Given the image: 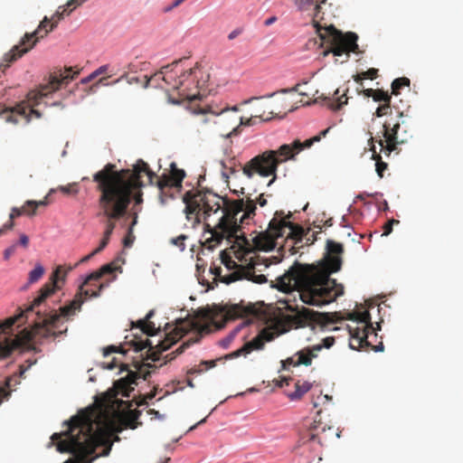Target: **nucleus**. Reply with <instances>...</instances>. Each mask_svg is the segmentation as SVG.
<instances>
[{"label": "nucleus", "instance_id": "59", "mask_svg": "<svg viewBox=\"0 0 463 463\" xmlns=\"http://www.w3.org/2000/svg\"><path fill=\"white\" fill-rule=\"evenodd\" d=\"M354 80L355 82L357 83H360L361 85L363 84L362 83V80H364V76L362 75V72L359 73V74H356L354 76Z\"/></svg>", "mask_w": 463, "mask_h": 463}, {"label": "nucleus", "instance_id": "7", "mask_svg": "<svg viewBox=\"0 0 463 463\" xmlns=\"http://www.w3.org/2000/svg\"><path fill=\"white\" fill-rule=\"evenodd\" d=\"M312 145L313 143L309 138L304 143L296 140L292 145H282L278 150H267L247 162L242 167V173L249 178H251L255 174L264 177L272 175L273 177L268 183V186H269L277 178L276 173L280 163L293 157L295 154L299 153L305 147H310Z\"/></svg>", "mask_w": 463, "mask_h": 463}, {"label": "nucleus", "instance_id": "58", "mask_svg": "<svg viewBox=\"0 0 463 463\" xmlns=\"http://www.w3.org/2000/svg\"><path fill=\"white\" fill-rule=\"evenodd\" d=\"M202 364L205 366V368L203 370H206L208 368L213 367L215 365V362L214 361H209V362L205 361V362H203Z\"/></svg>", "mask_w": 463, "mask_h": 463}, {"label": "nucleus", "instance_id": "11", "mask_svg": "<svg viewBox=\"0 0 463 463\" xmlns=\"http://www.w3.org/2000/svg\"><path fill=\"white\" fill-rule=\"evenodd\" d=\"M290 217L291 213L284 216L282 211H277L267 231L254 238L255 247L266 251L273 250L276 247V240L283 237H286L287 241H293L294 244L300 241L304 235V228L288 221Z\"/></svg>", "mask_w": 463, "mask_h": 463}, {"label": "nucleus", "instance_id": "57", "mask_svg": "<svg viewBox=\"0 0 463 463\" xmlns=\"http://www.w3.org/2000/svg\"><path fill=\"white\" fill-rule=\"evenodd\" d=\"M240 31L238 30H234L232 32H231L228 35V39L229 40H233L234 38H236L239 34H240Z\"/></svg>", "mask_w": 463, "mask_h": 463}, {"label": "nucleus", "instance_id": "32", "mask_svg": "<svg viewBox=\"0 0 463 463\" xmlns=\"http://www.w3.org/2000/svg\"><path fill=\"white\" fill-rule=\"evenodd\" d=\"M373 99L375 102H391L392 100V95L389 94L387 91H384L383 90L377 89L374 91V95Z\"/></svg>", "mask_w": 463, "mask_h": 463}, {"label": "nucleus", "instance_id": "55", "mask_svg": "<svg viewBox=\"0 0 463 463\" xmlns=\"http://www.w3.org/2000/svg\"><path fill=\"white\" fill-rule=\"evenodd\" d=\"M103 367L106 368V369H109V370H112V369L116 368L117 367V364H116L115 359H113L112 362L105 364Z\"/></svg>", "mask_w": 463, "mask_h": 463}, {"label": "nucleus", "instance_id": "48", "mask_svg": "<svg viewBox=\"0 0 463 463\" xmlns=\"http://www.w3.org/2000/svg\"><path fill=\"white\" fill-rule=\"evenodd\" d=\"M108 71V65H102L99 68H98L96 71H93L95 77H98L99 75H101L103 73H106Z\"/></svg>", "mask_w": 463, "mask_h": 463}, {"label": "nucleus", "instance_id": "31", "mask_svg": "<svg viewBox=\"0 0 463 463\" xmlns=\"http://www.w3.org/2000/svg\"><path fill=\"white\" fill-rule=\"evenodd\" d=\"M410 80L406 77H401L395 79L392 83V95H398L400 93V90L402 87H409L410 86Z\"/></svg>", "mask_w": 463, "mask_h": 463}, {"label": "nucleus", "instance_id": "45", "mask_svg": "<svg viewBox=\"0 0 463 463\" xmlns=\"http://www.w3.org/2000/svg\"><path fill=\"white\" fill-rule=\"evenodd\" d=\"M211 272L220 281L223 279L224 276H222V268L221 267H211Z\"/></svg>", "mask_w": 463, "mask_h": 463}, {"label": "nucleus", "instance_id": "18", "mask_svg": "<svg viewBox=\"0 0 463 463\" xmlns=\"http://www.w3.org/2000/svg\"><path fill=\"white\" fill-rule=\"evenodd\" d=\"M137 372H128V375L115 382L114 388L117 392L121 393L123 396L128 397L129 392L133 390L131 384L136 383V379L142 375L144 380H147L150 376V372L146 368L152 367L151 364H135Z\"/></svg>", "mask_w": 463, "mask_h": 463}, {"label": "nucleus", "instance_id": "14", "mask_svg": "<svg viewBox=\"0 0 463 463\" xmlns=\"http://www.w3.org/2000/svg\"><path fill=\"white\" fill-rule=\"evenodd\" d=\"M239 110L240 109L238 106H225L219 112L210 108L208 112L211 114V116L203 115L200 118L197 125V131L205 133L210 130V128L207 127L211 126L214 127L216 128L215 130L220 132L221 136L223 137L222 134H227V130H232L238 123L239 116L237 113ZM206 110L200 111L202 114H206Z\"/></svg>", "mask_w": 463, "mask_h": 463}, {"label": "nucleus", "instance_id": "43", "mask_svg": "<svg viewBox=\"0 0 463 463\" xmlns=\"http://www.w3.org/2000/svg\"><path fill=\"white\" fill-rule=\"evenodd\" d=\"M306 238L307 239V243H313L316 240H317V237H316V234L315 233H312L310 234V230H304V235H303V238L304 239ZM303 240L300 241V242H302ZM299 241L297 243L298 244Z\"/></svg>", "mask_w": 463, "mask_h": 463}, {"label": "nucleus", "instance_id": "29", "mask_svg": "<svg viewBox=\"0 0 463 463\" xmlns=\"http://www.w3.org/2000/svg\"><path fill=\"white\" fill-rule=\"evenodd\" d=\"M48 204L47 196L41 201H33V200H28L24 203V208L26 207H32L31 212H25L26 215L28 216H33L36 213V209L39 206H46Z\"/></svg>", "mask_w": 463, "mask_h": 463}, {"label": "nucleus", "instance_id": "37", "mask_svg": "<svg viewBox=\"0 0 463 463\" xmlns=\"http://www.w3.org/2000/svg\"><path fill=\"white\" fill-rule=\"evenodd\" d=\"M234 309V315L235 316H243V315H250V314H255V308L254 307H249L245 309H242L239 306H235L233 307Z\"/></svg>", "mask_w": 463, "mask_h": 463}, {"label": "nucleus", "instance_id": "16", "mask_svg": "<svg viewBox=\"0 0 463 463\" xmlns=\"http://www.w3.org/2000/svg\"><path fill=\"white\" fill-rule=\"evenodd\" d=\"M334 437H339V434L333 426L315 419L308 429L302 433L299 442L301 446L317 451L318 448L326 446Z\"/></svg>", "mask_w": 463, "mask_h": 463}, {"label": "nucleus", "instance_id": "21", "mask_svg": "<svg viewBox=\"0 0 463 463\" xmlns=\"http://www.w3.org/2000/svg\"><path fill=\"white\" fill-rule=\"evenodd\" d=\"M322 350L320 345H315L312 347L304 348L297 353L298 360L294 361L293 358H288L286 363L294 366L304 364L308 366L312 364L313 358L317 356V353Z\"/></svg>", "mask_w": 463, "mask_h": 463}, {"label": "nucleus", "instance_id": "24", "mask_svg": "<svg viewBox=\"0 0 463 463\" xmlns=\"http://www.w3.org/2000/svg\"><path fill=\"white\" fill-rule=\"evenodd\" d=\"M176 63H177V61L173 62L172 64H169V65L162 67V69L159 71H157L155 74H153L152 76H150V78L147 80V84H149V83H156V86H157L159 80H161L165 81L167 84H170V80H172V77L165 76V74L167 72V70L172 65H175Z\"/></svg>", "mask_w": 463, "mask_h": 463}, {"label": "nucleus", "instance_id": "47", "mask_svg": "<svg viewBox=\"0 0 463 463\" xmlns=\"http://www.w3.org/2000/svg\"><path fill=\"white\" fill-rule=\"evenodd\" d=\"M329 129H330V128L321 131L318 135H317V136L313 137L312 138H310L312 143L314 144L315 142L320 141L322 137H326V135L328 133Z\"/></svg>", "mask_w": 463, "mask_h": 463}, {"label": "nucleus", "instance_id": "20", "mask_svg": "<svg viewBox=\"0 0 463 463\" xmlns=\"http://www.w3.org/2000/svg\"><path fill=\"white\" fill-rule=\"evenodd\" d=\"M276 335L277 333L272 331L270 328H264L252 340L245 343L242 347L236 350L232 354V356L238 357L241 354H248L254 350H261L263 349L265 343L272 341Z\"/></svg>", "mask_w": 463, "mask_h": 463}, {"label": "nucleus", "instance_id": "22", "mask_svg": "<svg viewBox=\"0 0 463 463\" xmlns=\"http://www.w3.org/2000/svg\"><path fill=\"white\" fill-rule=\"evenodd\" d=\"M347 91H348V90H345V91L340 97H338L336 99H333L328 97L321 96V97H318L317 99H314L312 102H308L307 105H310L313 103H319V100L322 99L323 101H325V104L330 109H332L334 111L339 110L340 109H342V107L344 105L347 104V101H348V98L346 97Z\"/></svg>", "mask_w": 463, "mask_h": 463}, {"label": "nucleus", "instance_id": "41", "mask_svg": "<svg viewBox=\"0 0 463 463\" xmlns=\"http://www.w3.org/2000/svg\"><path fill=\"white\" fill-rule=\"evenodd\" d=\"M362 75L364 76V79L374 80L378 76V70L374 69V68H371V69L367 70L366 71L362 72Z\"/></svg>", "mask_w": 463, "mask_h": 463}, {"label": "nucleus", "instance_id": "35", "mask_svg": "<svg viewBox=\"0 0 463 463\" xmlns=\"http://www.w3.org/2000/svg\"><path fill=\"white\" fill-rule=\"evenodd\" d=\"M187 239V236L184 234H181L175 238L171 239V243L176 247H178L181 250L185 249L184 241Z\"/></svg>", "mask_w": 463, "mask_h": 463}, {"label": "nucleus", "instance_id": "50", "mask_svg": "<svg viewBox=\"0 0 463 463\" xmlns=\"http://www.w3.org/2000/svg\"><path fill=\"white\" fill-rule=\"evenodd\" d=\"M185 0H174L170 6L165 8L166 12H169L173 10L174 8L179 6L181 4H183Z\"/></svg>", "mask_w": 463, "mask_h": 463}, {"label": "nucleus", "instance_id": "15", "mask_svg": "<svg viewBox=\"0 0 463 463\" xmlns=\"http://www.w3.org/2000/svg\"><path fill=\"white\" fill-rule=\"evenodd\" d=\"M356 323L361 324L362 326H356L354 327L348 326V331L352 339L350 342V347L357 349L364 346H372V350L374 352L383 351L384 345L383 342L373 345L368 340L369 335L375 331L368 310L356 311Z\"/></svg>", "mask_w": 463, "mask_h": 463}, {"label": "nucleus", "instance_id": "17", "mask_svg": "<svg viewBox=\"0 0 463 463\" xmlns=\"http://www.w3.org/2000/svg\"><path fill=\"white\" fill-rule=\"evenodd\" d=\"M198 73H201V71L198 67H194L180 75L178 80H175L176 83L174 85V89L179 90V96L182 99L194 100L197 98V94H192L189 90L192 89L191 84L194 85L195 88L202 87L198 80L195 81Z\"/></svg>", "mask_w": 463, "mask_h": 463}, {"label": "nucleus", "instance_id": "34", "mask_svg": "<svg viewBox=\"0 0 463 463\" xmlns=\"http://www.w3.org/2000/svg\"><path fill=\"white\" fill-rule=\"evenodd\" d=\"M59 190L65 194H77L79 192L77 184H69L68 185L60 186Z\"/></svg>", "mask_w": 463, "mask_h": 463}, {"label": "nucleus", "instance_id": "62", "mask_svg": "<svg viewBox=\"0 0 463 463\" xmlns=\"http://www.w3.org/2000/svg\"><path fill=\"white\" fill-rule=\"evenodd\" d=\"M85 1L86 0H69L67 5L71 6L72 4L82 5Z\"/></svg>", "mask_w": 463, "mask_h": 463}, {"label": "nucleus", "instance_id": "61", "mask_svg": "<svg viewBox=\"0 0 463 463\" xmlns=\"http://www.w3.org/2000/svg\"><path fill=\"white\" fill-rule=\"evenodd\" d=\"M347 319L356 322V311L349 312L347 314Z\"/></svg>", "mask_w": 463, "mask_h": 463}, {"label": "nucleus", "instance_id": "38", "mask_svg": "<svg viewBox=\"0 0 463 463\" xmlns=\"http://www.w3.org/2000/svg\"><path fill=\"white\" fill-rule=\"evenodd\" d=\"M113 353H121V354H126V350L123 348V346H115V345H110V346H108L107 348L104 349L103 351V355L104 356H108L110 354H113Z\"/></svg>", "mask_w": 463, "mask_h": 463}, {"label": "nucleus", "instance_id": "46", "mask_svg": "<svg viewBox=\"0 0 463 463\" xmlns=\"http://www.w3.org/2000/svg\"><path fill=\"white\" fill-rule=\"evenodd\" d=\"M335 343L334 337H326L323 339V345H320L323 347L329 348L331 347Z\"/></svg>", "mask_w": 463, "mask_h": 463}, {"label": "nucleus", "instance_id": "25", "mask_svg": "<svg viewBox=\"0 0 463 463\" xmlns=\"http://www.w3.org/2000/svg\"><path fill=\"white\" fill-rule=\"evenodd\" d=\"M374 138L373 137H370L369 142L372 144L371 150L373 151V159L376 161V172L377 175L382 178L383 176V172L387 169L388 165L382 161V157L375 151V146L373 145Z\"/></svg>", "mask_w": 463, "mask_h": 463}, {"label": "nucleus", "instance_id": "9", "mask_svg": "<svg viewBox=\"0 0 463 463\" xmlns=\"http://www.w3.org/2000/svg\"><path fill=\"white\" fill-rule=\"evenodd\" d=\"M374 115L378 118L389 116L383 125L384 140L379 139L378 143L384 154L390 156L397 149L398 145L405 143L408 139L410 132L408 116L395 106H391V102L380 105Z\"/></svg>", "mask_w": 463, "mask_h": 463}, {"label": "nucleus", "instance_id": "12", "mask_svg": "<svg viewBox=\"0 0 463 463\" xmlns=\"http://www.w3.org/2000/svg\"><path fill=\"white\" fill-rule=\"evenodd\" d=\"M66 5H68V3ZM78 5L77 4H72L71 7L73 6V8H75ZM68 8H70L68 5L59 6L51 18L45 16L40 22L35 31L30 33H26L21 42L5 54L3 61L6 62V66H9L10 63L15 61L32 50L40 39H43L49 32L54 30L59 22L63 19L64 15H69L71 13L72 9L68 10Z\"/></svg>", "mask_w": 463, "mask_h": 463}, {"label": "nucleus", "instance_id": "49", "mask_svg": "<svg viewBox=\"0 0 463 463\" xmlns=\"http://www.w3.org/2000/svg\"><path fill=\"white\" fill-rule=\"evenodd\" d=\"M374 91H375V90H373V89H364L362 91H358V92L362 93L364 97H367V98L372 97V98H373Z\"/></svg>", "mask_w": 463, "mask_h": 463}, {"label": "nucleus", "instance_id": "64", "mask_svg": "<svg viewBox=\"0 0 463 463\" xmlns=\"http://www.w3.org/2000/svg\"><path fill=\"white\" fill-rule=\"evenodd\" d=\"M105 248V246H102V244H99V246L95 249L92 252H91V255H96L98 254L99 252H100L103 249Z\"/></svg>", "mask_w": 463, "mask_h": 463}, {"label": "nucleus", "instance_id": "8", "mask_svg": "<svg viewBox=\"0 0 463 463\" xmlns=\"http://www.w3.org/2000/svg\"><path fill=\"white\" fill-rule=\"evenodd\" d=\"M153 316L154 310H150L144 319H139L137 322H132L131 328H137L140 330V333L133 335V337L130 340H128V335H127L125 337L126 341L124 345H128L129 348H132L135 352H139L148 347L146 359L156 362L160 360L161 354L164 351L169 349L174 344H175L180 338H182L183 334L180 332V329L178 327H175L172 332L165 335L164 340L159 341L154 346L149 339H143L144 335H155L157 332L155 324L150 322V318Z\"/></svg>", "mask_w": 463, "mask_h": 463}, {"label": "nucleus", "instance_id": "53", "mask_svg": "<svg viewBox=\"0 0 463 463\" xmlns=\"http://www.w3.org/2000/svg\"><path fill=\"white\" fill-rule=\"evenodd\" d=\"M95 78H96V77H95L94 73L92 72V73H90L88 77H86V78L82 79V80H80V82H81L82 84H87V83H89L90 81H91L92 80H94Z\"/></svg>", "mask_w": 463, "mask_h": 463}, {"label": "nucleus", "instance_id": "40", "mask_svg": "<svg viewBox=\"0 0 463 463\" xmlns=\"http://www.w3.org/2000/svg\"><path fill=\"white\" fill-rule=\"evenodd\" d=\"M140 212V209L132 207L130 210V216L132 217V222L129 225V227H132L134 230L135 225L137 223L138 220V213Z\"/></svg>", "mask_w": 463, "mask_h": 463}, {"label": "nucleus", "instance_id": "26", "mask_svg": "<svg viewBox=\"0 0 463 463\" xmlns=\"http://www.w3.org/2000/svg\"><path fill=\"white\" fill-rule=\"evenodd\" d=\"M253 124V118H244L243 117L239 116L238 123L236 126L230 131H228L227 134H222L225 138H230L234 136H238L241 133V126H251Z\"/></svg>", "mask_w": 463, "mask_h": 463}, {"label": "nucleus", "instance_id": "36", "mask_svg": "<svg viewBox=\"0 0 463 463\" xmlns=\"http://www.w3.org/2000/svg\"><path fill=\"white\" fill-rule=\"evenodd\" d=\"M332 396H329L327 394H319L314 401H313V406L315 408L319 407L321 404H324L326 402H331Z\"/></svg>", "mask_w": 463, "mask_h": 463}, {"label": "nucleus", "instance_id": "63", "mask_svg": "<svg viewBox=\"0 0 463 463\" xmlns=\"http://www.w3.org/2000/svg\"><path fill=\"white\" fill-rule=\"evenodd\" d=\"M107 78H102L99 80L98 83H96L95 85H93L91 88H95V87H98L99 84H102V85H108L109 83L107 82Z\"/></svg>", "mask_w": 463, "mask_h": 463}, {"label": "nucleus", "instance_id": "3", "mask_svg": "<svg viewBox=\"0 0 463 463\" xmlns=\"http://www.w3.org/2000/svg\"><path fill=\"white\" fill-rule=\"evenodd\" d=\"M184 213L188 222L195 227L204 222V232L210 233L205 240L208 249H213L224 239L236 238L241 223L255 215L256 202L250 198L230 200L206 190L184 194Z\"/></svg>", "mask_w": 463, "mask_h": 463}, {"label": "nucleus", "instance_id": "10", "mask_svg": "<svg viewBox=\"0 0 463 463\" xmlns=\"http://www.w3.org/2000/svg\"><path fill=\"white\" fill-rule=\"evenodd\" d=\"M96 190L99 193V205L103 215L108 219L104 236L110 238L118 220L128 213V194L125 186L119 184L101 182Z\"/></svg>", "mask_w": 463, "mask_h": 463}, {"label": "nucleus", "instance_id": "33", "mask_svg": "<svg viewBox=\"0 0 463 463\" xmlns=\"http://www.w3.org/2000/svg\"><path fill=\"white\" fill-rule=\"evenodd\" d=\"M135 239H136V237L134 235V230L132 229V227H128V232H127L125 238L123 239L124 246L127 248L131 247L132 244L134 243Z\"/></svg>", "mask_w": 463, "mask_h": 463}, {"label": "nucleus", "instance_id": "56", "mask_svg": "<svg viewBox=\"0 0 463 463\" xmlns=\"http://www.w3.org/2000/svg\"><path fill=\"white\" fill-rule=\"evenodd\" d=\"M8 394L9 392L6 391L5 387L0 386V403L2 402V398Z\"/></svg>", "mask_w": 463, "mask_h": 463}, {"label": "nucleus", "instance_id": "6", "mask_svg": "<svg viewBox=\"0 0 463 463\" xmlns=\"http://www.w3.org/2000/svg\"><path fill=\"white\" fill-rule=\"evenodd\" d=\"M79 71H73L72 67L65 68L64 71L58 70L50 75L49 82L42 85L39 90H32L27 95V101L16 105L7 117L8 121L18 123L19 118L24 119L25 123L31 120L32 117L41 118V113L34 109V107L41 103V99L44 97L60 90L62 86H67L78 74Z\"/></svg>", "mask_w": 463, "mask_h": 463}, {"label": "nucleus", "instance_id": "23", "mask_svg": "<svg viewBox=\"0 0 463 463\" xmlns=\"http://www.w3.org/2000/svg\"><path fill=\"white\" fill-rule=\"evenodd\" d=\"M25 212L27 211L26 208H24V205L21 208L13 207L9 215V221L5 223L2 228H0V235H2L7 230H12L14 226V219L23 214L26 215Z\"/></svg>", "mask_w": 463, "mask_h": 463}, {"label": "nucleus", "instance_id": "52", "mask_svg": "<svg viewBox=\"0 0 463 463\" xmlns=\"http://www.w3.org/2000/svg\"><path fill=\"white\" fill-rule=\"evenodd\" d=\"M298 87H299V84H296L294 87H292L290 89H282V90H279V92L287 93V92L298 91Z\"/></svg>", "mask_w": 463, "mask_h": 463}, {"label": "nucleus", "instance_id": "39", "mask_svg": "<svg viewBox=\"0 0 463 463\" xmlns=\"http://www.w3.org/2000/svg\"><path fill=\"white\" fill-rule=\"evenodd\" d=\"M399 223V221L398 220H395V219H392L390 221H388L384 225H383V235H389L392 232V225L393 224H398Z\"/></svg>", "mask_w": 463, "mask_h": 463}, {"label": "nucleus", "instance_id": "42", "mask_svg": "<svg viewBox=\"0 0 463 463\" xmlns=\"http://www.w3.org/2000/svg\"><path fill=\"white\" fill-rule=\"evenodd\" d=\"M16 248H17V243H14L10 247L5 249L4 251V259L9 260L15 253Z\"/></svg>", "mask_w": 463, "mask_h": 463}, {"label": "nucleus", "instance_id": "44", "mask_svg": "<svg viewBox=\"0 0 463 463\" xmlns=\"http://www.w3.org/2000/svg\"><path fill=\"white\" fill-rule=\"evenodd\" d=\"M16 243H17V245L19 244L23 248L26 249L28 247V245H29V238H28V236L24 234V233L21 234L19 241L16 242Z\"/></svg>", "mask_w": 463, "mask_h": 463}, {"label": "nucleus", "instance_id": "13", "mask_svg": "<svg viewBox=\"0 0 463 463\" xmlns=\"http://www.w3.org/2000/svg\"><path fill=\"white\" fill-rule=\"evenodd\" d=\"M221 258L222 262L228 269H234L222 279V282L225 284H230L240 279H248L258 284L265 283L268 281L266 276L264 274H257V272H262L272 263H278L279 261L277 257L265 258L255 255L250 258V262L246 266H243L238 265L236 261L225 252H222Z\"/></svg>", "mask_w": 463, "mask_h": 463}, {"label": "nucleus", "instance_id": "5", "mask_svg": "<svg viewBox=\"0 0 463 463\" xmlns=\"http://www.w3.org/2000/svg\"><path fill=\"white\" fill-rule=\"evenodd\" d=\"M143 175L147 176L149 184H153V179L157 177L156 175L149 168L148 165L142 159H138L134 165L133 169L116 170V165L107 164L101 170L93 175V182L97 183V186H100L101 182L108 184H119L127 189L129 202L128 208L132 201H134L135 208L143 203V193L141 188L144 182L141 180Z\"/></svg>", "mask_w": 463, "mask_h": 463}, {"label": "nucleus", "instance_id": "2", "mask_svg": "<svg viewBox=\"0 0 463 463\" xmlns=\"http://www.w3.org/2000/svg\"><path fill=\"white\" fill-rule=\"evenodd\" d=\"M73 268L69 266L67 269H64L63 266H58L52 273L49 281L40 289L39 296L33 299L32 304L19 314L6 318L4 322H0V335L7 333L15 324H17V326H20L28 321L30 317H34L32 319L31 329L25 328L22 331L24 339L26 341H32L37 337L55 338L65 334L68 327L64 326V319L73 316L75 311L80 308L86 298L99 296V291L104 288V285L100 284L96 289V285H92L91 282L98 281L103 276L112 274L117 269L114 263H109L103 265L99 270L90 273L80 287V291L70 304L60 307V313L41 310L39 307L43 301L61 288L67 274Z\"/></svg>", "mask_w": 463, "mask_h": 463}, {"label": "nucleus", "instance_id": "51", "mask_svg": "<svg viewBox=\"0 0 463 463\" xmlns=\"http://www.w3.org/2000/svg\"><path fill=\"white\" fill-rule=\"evenodd\" d=\"M257 203L261 207L267 204V200L264 198V194H260V196L257 198L256 204Z\"/></svg>", "mask_w": 463, "mask_h": 463}, {"label": "nucleus", "instance_id": "27", "mask_svg": "<svg viewBox=\"0 0 463 463\" xmlns=\"http://www.w3.org/2000/svg\"><path fill=\"white\" fill-rule=\"evenodd\" d=\"M45 269L43 266L40 263H37L34 266V269L29 272L28 275V284H33L39 281L43 276Z\"/></svg>", "mask_w": 463, "mask_h": 463}, {"label": "nucleus", "instance_id": "1", "mask_svg": "<svg viewBox=\"0 0 463 463\" xmlns=\"http://www.w3.org/2000/svg\"><path fill=\"white\" fill-rule=\"evenodd\" d=\"M344 248L341 243L332 240L326 241V256L317 264H304L295 261L281 276L276 279L272 287L288 296L279 300L282 308L294 313L290 318L297 326H305L315 322L323 326L337 323L341 318L335 313H319L307 307H299L296 297L310 306H324L334 302L344 295V286L331 279L330 275L341 269Z\"/></svg>", "mask_w": 463, "mask_h": 463}, {"label": "nucleus", "instance_id": "28", "mask_svg": "<svg viewBox=\"0 0 463 463\" xmlns=\"http://www.w3.org/2000/svg\"><path fill=\"white\" fill-rule=\"evenodd\" d=\"M311 388V383L305 382L302 384L299 383H296V391L290 393L288 396L290 400H298L300 399L306 392H307Z\"/></svg>", "mask_w": 463, "mask_h": 463}, {"label": "nucleus", "instance_id": "30", "mask_svg": "<svg viewBox=\"0 0 463 463\" xmlns=\"http://www.w3.org/2000/svg\"><path fill=\"white\" fill-rule=\"evenodd\" d=\"M197 341H198V338L187 340L186 342L183 343L175 351L172 352L171 354H166L165 356V358L167 359L168 361L175 359L178 354H183L186 348L190 347L192 345H194Z\"/></svg>", "mask_w": 463, "mask_h": 463}, {"label": "nucleus", "instance_id": "54", "mask_svg": "<svg viewBox=\"0 0 463 463\" xmlns=\"http://www.w3.org/2000/svg\"><path fill=\"white\" fill-rule=\"evenodd\" d=\"M93 256H94V255H91V252H90L89 255H87V256L83 257L82 259H80V260H79V262H77V263L74 265V267H77L79 264H80V263H84V262L88 261V260H90Z\"/></svg>", "mask_w": 463, "mask_h": 463}, {"label": "nucleus", "instance_id": "60", "mask_svg": "<svg viewBox=\"0 0 463 463\" xmlns=\"http://www.w3.org/2000/svg\"><path fill=\"white\" fill-rule=\"evenodd\" d=\"M277 20V17L276 16H271L269 18H268L265 22H264V24L266 26H269L271 25L275 21Z\"/></svg>", "mask_w": 463, "mask_h": 463}, {"label": "nucleus", "instance_id": "4", "mask_svg": "<svg viewBox=\"0 0 463 463\" xmlns=\"http://www.w3.org/2000/svg\"><path fill=\"white\" fill-rule=\"evenodd\" d=\"M94 422L89 414L76 415L68 422V430L61 433H53L52 441L57 442L59 452L72 453L77 462L67 460L65 463H91L93 458L89 459L96 452L100 444V439L94 429Z\"/></svg>", "mask_w": 463, "mask_h": 463}, {"label": "nucleus", "instance_id": "19", "mask_svg": "<svg viewBox=\"0 0 463 463\" xmlns=\"http://www.w3.org/2000/svg\"><path fill=\"white\" fill-rule=\"evenodd\" d=\"M185 177V172L179 169L175 163L170 165V174H164L156 182V185L161 193V196L166 194V190L170 188H181L182 182Z\"/></svg>", "mask_w": 463, "mask_h": 463}]
</instances>
